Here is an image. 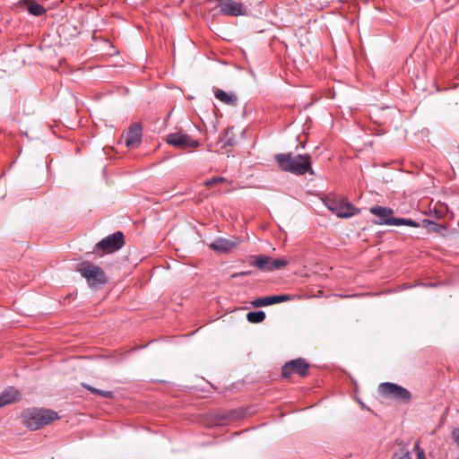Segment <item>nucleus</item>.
Listing matches in <instances>:
<instances>
[{
	"label": "nucleus",
	"mask_w": 459,
	"mask_h": 459,
	"mask_svg": "<svg viewBox=\"0 0 459 459\" xmlns=\"http://www.w3.org/2000/svg\"><path fill=\"white\" fill-rule=\"evenodd\" d=\"M251 257L253 260L249 262V264L262 272L280 270L289 264V261L285 258H272L266 255H253Z\"/></svg>",
	"instance_id": "5"
},
{
	"label": "nucleus",
	"mask_w": 459,
	"mask_h": 459,
	"mask_svg": "<svg viewBox=\"0 0 459 459\" xmlns=\"http://www.w3.org/2000/svg\"><path fill=\"white\" fill-rule=\"evenodd\" d=\"M251 273H252V271H243V272L236 273L232 274V278L244 277V276L250 275Z\"/></svg>",
	"instance_id": "27"
},
{
	"label": "nucleus",
	"mask_w": 459,
	"mask_h": 459,
	"mask_svg": "<svg viewBox=\"0 0 459 459\" xmlns=\"http://www.w3.org/2000/svg\"><path fill=\"white\" fill-rule=\"evenodd\" d=\"M378 391L382 396L398 402L408 403L411 398V394L408 389L392 382L381 383Z\"/></svg>",
	"instance_id": "4"
},
{
	"label": "nucleus",
	"mask_w": 459,
	"mask_h": 459,
	"mask_svg": "<svg viewBox=\"0 0 459 459\" xmlns=\"http://www.w3.org/2000/svg\"><path fill=\"white\" fill-rule=\"evenodd\" d=\"M166 142L168 144L179 149L197 148L200 143L197 140H192L191 137L186 134L182 133H172L166 136Z\"/></svg>",
	"instance_id": "10"
},
{
	"label": "nucleus",
	"mask_w": 459,
	"mask_h": 459,
	"mask_svg": "<svg viewBox=\"0 0 459 459\" xmlns=\"http://www.w3.org/2000/svg\"><path fill=\"white\" fill-rule=\"evenodd\" d=\"M223 178H215L214 181H222Z\"/></svg>",
	"instance_id": "33"
},
{
	"label": "nucleus",
	"mask_w": 459,
	"mask_h": 459,
	"mask_svg": "<svg viewBox=\"0 0 459 459\" xmlns=\"http://www.w3.org/2000/svg\"><path fill=\"white\" fill-rule=\"evenodd\" d=\"M360 212V209L355 207L351 203L347 200L342 198L340 199V203L338 207L335 208V213L339 218H351L354 215H357Z\"/></svg>",
	"instance_id": "14"
},
{
	"label": "nucleus",
	"mask_w": 459,
	"mask_h": 459,
	"mask_svg": "<svg viewBox=\"0 0 459 459\" xmlns=\"http://www.w3.org/2000/svg\"><path fill=\"white\" fill-rule=\"evenodd\" d=\"M309 363L303 358H298L286 362L281 368V377L289 378L293 373L306 377L307 375V369Z\"/></svg>",
	"instance_id": "7"
},
{
	"label": "nucleus",
	"mask_w": 459,
	"mask_h": 459,
	"mask_svg": "<svg viewBox=\"0 0 459 459\" xmlns=\"http://www.w3.org/2000/svg\"><path fill=\"white\" fill-rule=\"evenodd\" d=\"M457 459H459V457Z\"/></svg>",
	"instance_id": "36"
},
{
	"label": "nucleus",
	"mask_w": 459,
	"mask_h": 459,
	"mask_svg": "<svg viewBox=\"0 0 459 459\" xmlns=\"http://www.w3.org/2000/svg\"><path fill=\"white\" fill-rule=\"evenodd\" d=\"M22 418L24 425L31 430H38L57 420L58 414L51 409L29 408L22 411Z\"/></svg>",
	"instance_id": "2"
},
{
	"label": "nucleus",
	"mask_w": 459,
	"mask_h": 459,
	"mask_svg": "<svg viewBox=\"0 0 459 459\" xmlns=\"http://www.w3.org/2000/svg\"><path fill=\"white\" fill-rule=\"evenodd\" d=\"M214 96L221 102L229 105V106H236L238 103V96L233 91H225L221 89H217L214 91Z\"/></svg>",
	"instance_id": "16"
},
{
	"label": "nucleus",
	"mask_w": 459,
	"mask_h": 459,
	"mask_svg": "<svg viewBox=\"0 0 459 459\" xmlns=\"http://www.w3.org/2000/svg\"><path fill=\"white\" fill-rule=\"evenodd\" d=\"M291 299L289 294L271 295L257 298L251 301V305L255 307H267L278 303H282Z\"/></svg>",
	"instance_id": "13"
},
{
	"label": "nucleus",
	"mask_w": 459,
	"mask_h": 459,
	"mask_svg": "<svg viewBox=\"0 0 459 459\" xmlns=\"http://www.w3.org/2000/svg\"><path fill=\"white\" fill-rule=\"evenodd\" d=\"M125 244V236L122 231H116L96 244V248L102 250L105 253H113L120 248Z\"/></svg>",
	"instance_id": "6"
},
{
	"label": "nucleus",
	"mask_w": 459,
	"mask_h": 459,
	"mask_svg": "<svg viewBox=\"0 0 459 459\" xmlns=\"http://www.w3.org/2000/svg\"><path fill=\"white\" fill-rule=\"evenodd\" d=\"M370 212L377 216V219L373 221L374 224L377 225H389L394 226L396 217L394 216V210L389 207H384L380 205L372 206L369 209Z\"/></svg>",
	"instance_id": "9"
},
{
	"label": "nucleus",
	"mask_w": 459,
	"mask_h": 459,
	"mask_svg": "<svg viewBox=\"0 0 459 459\" xmlns=\"http://www.w3.org/2000/svg\"><path fill=\"white\" fill-rule=\"evenodd\" d=\"M265 313L263 310L249 311L247 319L249 323L259 324L265 319Z\"/></svg>",
	"instance_id": "20"
},
{
	"label": "nucleus",
	"mask_w": 459,
	"mask_h": 459,
	"mask_svg": "<svg viewBox=\"0 0 459 459\" xmlns=\"http://www.w3.org/2000/svg\"><path fill=\"white\" fill-rule=\"evenodd\" d=\"M418 285L419 286L428 287V288L437 286L436 283H421V282H419Z\"/></svg>",
	"instance_id": "31"
},
{
	"label": "nucleus",
	"mask_w": 459,
	"mask_h": 459,
	"mask_svg": "<svg viewBox=\"0 0 459 459\" xmlns=\"http://www.w3.org/2000/svg\"><path fill=\"white\" fill-rule=\"evenodd\" d=\"M340 203V199H336L334 197H331L329 195L325 196L324 199L325 205L333 212L335 213V208L338 207Z\"/></svg>",
	"instance_id": "22"
},
{
	"label": "nucleus",
	"mask_w": 459,
	"mask_h": 459,
	"mask_svg": "<svg viewBox=\"0 0 459 459\" xmlns=\"http://www.w3.org/2000/svg\"><path fill=\"white\" fill-rule=\"evenodd\" d=\"M415 449H417V459H426L424 451L420 447L418 443L415 445Z\"/></svg>",
	"instance_id": "25"
},
{
	"label": "nucleus",
	"mask_w": 459,
	"mask_h": 459,
	"mask_svg": "<svg viewBox=\"0 0 459 459\" xmlns=\"http://www.w3.org/2000/svg\"><path fill=\"white\" fill-rule=\"evenodd\" d=\"M76 271L86 280L91 289L100 290L108 282L104 270L91 262H81L77 264Z\"/></svg>",
	"instance_id": "3"
},
{
	"label": "nucleus",
	"mask_w": 459,
	"mask_h": 459,
	"mask_svg": "<svg viewBox=\"0 0 459 459\" xmlns=\"http://www.w3.org/2000/svg\"><path fill=\"white\" fill-rule=\"evenodd\" d=\"M359 403H360L362 408H365V404L363 403H361V402H359Z\"/></svg>",
	"instance_id": "35"
},
{
	"label": "nucleus",
	"mask_w": 459,
	"mask_h": 459,
	"mask_svg": "<svg viewBox=\"0 0 459 459\" xmlns=\"http://www.w3.org/2000/svg\"><path fill=\"white\" fill-rule=\"evenodd\" d=\"M393 459H412V458L411 456L410 452L407 451V452L403 453L401 455H398L397 454H394Z\"/></svg>",
	"instance_id": "26"
},
{
	"label": "nucleus",
	"mask_w": 459,
	"mask_h": 459,
	"mask_svg": "<svg viewBox=\"0 0 459 459\" xmlns=\"http://www.w3.org/2000/svg\"><path fill=\"white\" fill-rule=\"evenodd\" d=\"M126 145L128 148H136L142 143L143 127L140 123H134L131 125L127 131L124 133Z\"/></svg>",
	"instance_id": "12"
},
{
	"label": "nucleus",
	"mask_w": 459,
	"mask_h": 459,
	"mask_svg": "<svg viewBox=\"0 0 459 459\" xmlns=\"http://www.w3.org/2000/svg\"><path fill=\"white\" fill-rule=\"evenodd\" d=\"M22 398L21 393L13 386H9L0 394V408L4 405L20 401Z\"/></svg>",
	"instance_id": "15"
},
{
	"label": "nucleus",
	"mask_w": 459,
	"mask_h": 459,
	"mask_svg": "<svg viewBox=\"0 0 459 459\" xmlns=\"http://www.w3.org/2000/svg\"><path fill=\"white\" fill-rule=\"evenodd\" d=\"M216 6L220 8V12L227 16H242L247 14L246 6L235 0H216Z\"/></svg>",
	"instance_id": "8"
},
{
	"label": "nucleus",
	"mask_w": 459,
	"mask_h": 459,
	"mask_svg": "<svg viewBox=\"0 0 459 459\" xmlns=\"http://www.w3.org/2000/svg\"><path fill=\"white\" fill-rule=\"evenodd\" d=\"M414 286H419V285H418V283H416V284H414V285H411V284H409V283H404V284H403V285L400 287V289H401V290H407V289H411V288H412V287H414Z\"/></svg>",
	"instance_id": "29"
},
{
	"label": "nucleus",
	"mask_w": 459,
	"mask_h": 459,
	"mask_svg": "<svg viewBox=\"0 0 459 459\" xmlns=\"http://www.w3.org/2000/svg\"><path fill=\"white\" fill-rule=\"evenodd\" d=\"M95 394H99L105 398H112L113 397V393L111 391L101 390V389H98V388H96Z\"/></svg>",
	"instance_id": "23"
},
{
	"label": "nucleus",
	"mask_w": 459,
	"mask_h": 459,
	"mask_svg": "<svg viewBox=\"0 0 459 459\" xmlns=\"http://www.w3.org/2000/svg\"><path fill=\"white\" fill-rule=\"evenodd\" d=\"M274 160L279 167L287 172L295 175L314 174L311 167V157L309 154L293 155L291 152L275 154Z\"/></svg>",
	"instance_id": "1"
},
{
	"label": "nucleus",
	"mask_w": 459,
	"mask_h": 459,
	"mask_svg": "<svg viewBox=\"0 0 459 459\" xmlns=\"http://www.w3.org/2000/svg\"><path fill=\"white\" fill-rule=\"evenodd\" d=\"M83 387L89 390L91 393L95 394L96 388L89 385H83Z\"/></svg>",
	"instance_id": "30"
},
{
	"label": "nucleus",
	"mask_w": 459,
	"mask_h": 459,
	"mask_svg": "<svg viewBox=\"0 0 459 459\" xmlns=\"http://www.w3.org/2000/svg\"><path fill=\"white\" fill-rule=\"evenodd\" d=\"M240 242L241 240L238 237L231 238L219 237L209 244V247L217 253H229L236 248Z\"/></svg>",
	"instance_id": "11"
},
{
	"label": "nucleus",
	"mask_w": 459,
	"mask_h": 459,
	"mask_svg": "<svg viewBox=\"0 0 459 459\" xmlns=\"http://www.w3.org/2000/svg\"><path fill=\"white\" fill-rule=\"evenodd\" d=\"M451 437L453 438V440L457 444V446H459V429L458 428H455L452 430L451 432Z\"/></svg>",
	"instance_id": "24"
},
{
	"label": "nucleus",
	"mask_w": 459,
	"mask_h": 459,
	"mask_svg": "<svg viewBox=\"0 0 459 459\" xmlns=\"http://www.w3.org/2000/svg\"><path fill=\"white\" fill-rule=\"evenodd\" d=\"M308 120H310V119H309V117H307V119H306V120H305V122H304V125H307Z\"/></svg>",
	"instance_id": "34"
},
{
	"label": "nucleus",
	"mask_w": 459,
	"mask_h": 459,
	"mask_svg": "<svg viewBox=\"0 0 459 459\" xmlns=\"http://www.w3.org/2000/svg\"><path fill=\"white\" fill-rule=\"evenodd\" d=\"M220 142L222 143L221 147H233L237 144V140L233 133V127H228L220 135Z\"/></svg>",
	"instance_id": "17"
},
{
	"label": "nucleus",
	"mask_w": 459,
	"mask_h": 459,
	"mask_svg": "<svg viewBox=\"0 0 459 459\" xmlns=\"http://www.w3.org/2000/svg\"><path fill=\"white\" fill-rule=\"evenodd\" d=\"M80 123V121H76V122H74V123H67V124H64L65 126H66L67 128H70V129H74L78 124Z\"/></svg>",
	"instance_id": "28"
},
{
	"label": "nucleus",
	"mask_w": 459,
	"mask_h": 459,
	"mask_svg": "<svg viewBox=\"0 0 459 459\" xmlns=\"http://www.w3.org/2000/svg\"><path fill=\"white\" fill-rule=\"evenodd\" d=\"M421 227L424 229H427L429 232L434 233H441L443 230H446V228L441 224H438L433 221H430L429 219H423L421 220Z\"/></svg>",
	"instance_id": "19"
},
{
	"label": "nucleus",
	"mask_w": 459,
	"mask_h": 459,
	"mask_svg": "<svg viewBox=\"0 0 459 459\" xmlns=\"http://www.w3.org/2000/svg\"><path fill=\"white\" fill-rule=\"evenodd\" d=\"M21 4L25 5L29 13L34 16H41L46 13L43 5L32 0H22Z\"/></svg>",
	"instance_id": "18"
},
{
	"label": "nucleus",
	"mask_w": 459,
	"mask_h": 459,
	"mask_svg": "<svg viewBox=\"0 0 459 459\" xmlns=\"http://www.w3.org/2000/svg\"><path fill=\"white\" fill-rule=\"evenodd\" d=\"M251 112H252V109L250 108H248L247 105H246L244 108V115H247V113H251Z\"/></svg>",
	"instance_id": "32"
},
{
	"label": "nucleus",
	"mask_w": 459,
	"mask_h": 459,
	"mask_svg": "<svg viewBox=\"0 0 459 459\" xmlns=\"http://www.w3.org/2000/svg\"><path fill=\"white\" fill-rule=\"evenodd\" d=\"M394 226H410L412 228L421 227V221H417L409 218H397Z\"/></svg>",
	"instance_id": "21"
}]
</instances>
